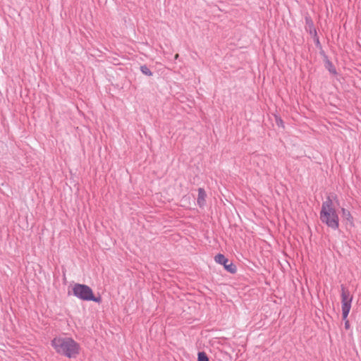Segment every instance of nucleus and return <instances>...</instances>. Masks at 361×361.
I'll return each instance as SVG.
<instances>
[{
    "label": "nucleus",
    "instance_id": "obj_14",
    "mask_svg": "<svg viewBox=\"0 0 361 361\" xmlns=\"http://www.w3.org/2000/svg\"><path fill=\"white\" fill-rule=\"evenodd\" d=\"M312 37H313L314 42L315 43L316 47L317 48L322 49V45H321V43H320V41H319V38L317 34H316V36L313 35Z\"/></svg>",
    "mask_w": 361,
    "mask_h": 361
},
{
    "label": "nucleus",
    "instance_id": "obj_12",
    "mask_svg": "<svg viewBox=\"0 0 361 361\" xmlns=\"http://www.w3.org/2000/svg\"><path fill=\"white\" fill-rule=\"evenodd\" d=\"M197 361H209V360L204 352H199L197 354Z\"/></svg>",
    "mask_w": 361,
    "mask_h": 361
},
{
    "label": "nucleus",
    "instance_id": "obj_9",
    "mask_svg": "<svg viewBox=\"0 0 361 361\" xmlns=\"http://www.w3.org/2000/svg\"><path fill=\"white\" fill-rule=\"evenodd\" d=\"M305 23H306V30L309 32V34L312 36L317 34V30L314 25L312 20L310 17L305 18Z\"/></svg>",
    "mask_w": 361,
    "mask_h": 361
},
{
    "label": "nucleus",
    "instance_id": "obj_7",
    "mask_svg": "<svg viewBox=\"0 0 361 361\" xmlns=\"http://www.w3.org/2000/svg\"><path fill=\"white\" fill-rule=\"evenodd\" d=\"M334 210H336V209L334 206L333 200L330 196H328L326 198V200L324 202H323L320 212L334 211Z\"/></svg>",
    "mask_w": 361,
    "mask_h": 361
},
{
    "label": "nucleus",
    "instance_id": "obj_15",
    "mask_svg": "<svg viewBox=\"0 0 361 361\" xmlns=\"http://www.w3.org/2000/svg\"><path fill=\"white\" fill-rule=\"evenodd\" d=\"M344 321H345V329L348 330L350 329V322L347 319Z\"/></svg>",
    "mask_w": 361,
    "mask_h": 361
},
{
    "label": "nucleus",
    "instance_id": "obj_8",
    "mask_svg": "<svg viewBox=\"0 0 361 361\" xmlns=\"http://www.w3.org/2000/svg\"><path fill=\"white\" fill-rule=\"evenodd\" d=\"M341 214L342 217L345 221H346L347 224L351 226H354V219L351 215L350 212L345 208H341Z\"/></svg>",
    "mask_w": 361,
    "mask_h": 361
},
{
    "label": "nucleus",
    "instance_id": "obj_1",
    "mask_svg": "<svg viewBox=\"0 0 361 361\" xmlns=\"http://www.w3.org/2000/svg\"><path fill=\"white\" fill-rule=\"evenodd\" d=\"M51 345L57 353L68 358H75L80 353V345L71 337H55Z\"/></svg>",
    "mask_w": 361,
    "mask_h": 361
},
{
    "label": "nucleus",
    "instance_id": "obj_2",
    "mask_svg": "<svg viewBox=\"0 0 361 361\" xmlns=\"http://www.w3.org/2000/svg\"><path fill=\"white\" fill-rule=\"evenodd\" d=\"M319 218L321 221L329 228L336 231L339 227V217L336 210L320 212Z\"/></svg>",
    "mask_w": 361,
    "mask_h": 361
},
{
    "label": "nucleus",
    "instance_id": "obj_3",
    "mask_svg": "<svg viewBox=\"0 0 361 361\" xmlns=\"http://www.w3.org/2000/svg\"><path fill=\"white\" fill-rule=\"evenodd\" d=\"M341 289L342 318L343 320H345L346 318H348V316L351 309L353 296L350 295L349 290H347L343 285L341 286Z\"/></svg>",
    "mask_w": 361,
    "mask_h": 361
},
{
    "label": "nucleus",
    "instance_id": "obj_5",
    "mask_svg": "<svg viewBox=\"0 0 361 361\" xmlns=\"http://www.w3.org/2000/svg\"><path fill=\"white\" fill-rule=\"evenodd\" d=\"M215 262L219 264L224 265L225 269L231 274H235L237 271L236 266L233 263L228 264V259L222 254H217L215 257Z\"/></svg>",
    "mask_w": 361,
    "mask_h": 361
},
{
    "label": "nucleus",
    "instance_id": "obj_17",
    "mask_svg": "<svg viewBox=\"0 0 361 361\" xmlns=\"http://www.w3.org/2000/svg\"><path fill=\"white\" fill-rule=\"evenodd\" d=\"M282 122H283V121H282V120H281V119H280V122H279V123H277V125L281 124V123H282Z\"/></svg>",
    "mask_w": 361,
    "mask_h": 361
},
{
    "label": "nucleus",
    "instance_id": "obj_11",
    "mask_svg": "<svg viewBox=\"0 0 361 361\" xmlns=\"http://www.w3.org/2000/svg\"><path fill=\"white\" fill-rule=\"evenodd\" d=\"M140 71L142 74L147 75V76H152V72L150 71V69L147 67L146 65H143L140 66Z\"/></svg>",
    "mask_w": 361,
    "mask_h": 361
},
{
    "label": "nucleus",
    "instance_id": "obj_18",
    "mask_svg": "<svg viewBox=\"0 0 361 361\" xmlns=\"http://www.w3.org/2000/svg\"><path fill=\"white\" fill-rule=\"evenodd\" d=\"M282 122H283V121H282V120H281V119H280V122H279V123H277V125L281 124V123H282Z\"/></svg>",
    "mask_w": 361,
    "mask_h": 361
},
{
    "label": "nucleus",
    "instance_id": "obj_4",
    "mask_svg": "<svg viewBox=\"0 0 361 361\" xmlns=\"http://www.w3.org/2000/svg\"><path fill=\"white\" fill-rule=\"evenodd\" d=\"M92 290L87 285L75 283L73 287V293L76 298L89 301Z\"/></svg>",
    "mask_w": 361,
    "mask_h": 361
},
{
    "label": "nucleus",
    "instance_id": "obj_13",
    "mask_svg": "<svg viewBox=\"0 0 361 361\" xmlns=\"http://www.w3.org/2000/svg\"><path fill=\"white\" fill-rule=\"evenodd\" d=\"M89 301H93L97 303H101L102 301V297L100 295L96 297L94 295L93 292L92 293Z\"/></svg>",
    "mask_w": 361,
    "mask_h": 361
},
{
    "label": "nucleus",
    "instance_id": "obj_6",
    "mask_svg": "<svg viewBox=\"0 0 361 361\" xmlns=\"http://www.w3.org/2000/svg\"><path fill=\"white\" fill-rule=\"evenodd\" d=\"M207 194L204 188H198V196L197 202L200 207L203 208L206 204Z\"/></svg>",
    "mask_w": 361,
    "mask_h": 361
},
{
    "label": "nucleus",
    "instance_id": "obj_10",
    "mask_svg": "<svg viewBox=\"0 0 361 361\" xmlns=\"http://www.w3.org/2000/svg\"><path fill=\"white\" fill-rule=\"evenodd\" d=\"M325 67L331 73L334 75L337 74V71L335 66L333 65L332 62L330 61L329 59H326L325 61Z\"/></svg>",
    "mask_w": 361,
    "mask_h": 361
},
{
    "label": "nucleus",
    "instance_id": "obj_16",
    "mask_svg": "<svg viewBox=\"0 0 361 361\" xmlns=\"http://www.w3.org/2000/svg\"><path fill=\"white\" fill-rule=\"evenodd\" d=\"M282 122H283V121H282V120H281V119H280V122H279V123H277V125L281 124V123H282Z\"/></svg>",
    "mask_w": 361,
    "mask_h": 361
}]
</instances>
